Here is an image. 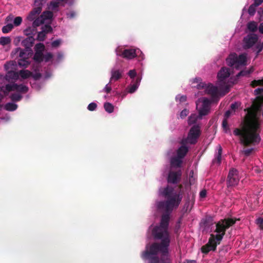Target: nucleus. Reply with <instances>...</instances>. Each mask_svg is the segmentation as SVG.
Wrapping results in <instances>:
<instances>
[{
  "label": "nucleus",
  "instance_id": "49530a36",
  "mask_svg": "<svg viewBox=\"0 0 263 263\" xmlns=\"http://www.w3.org/2000/svg\"><path fill=\"white\" fill-rule=\"evenodd\" d=\"M31 86L33 88H34L37 90H40L41 88V86L39 85L36 83H31Z\"/></svg>",
  "mask_w": 263,
  "mask_h": 263
},
{
  "label": "nucleus",
  "instance_id": "20e7f679",
  "mask_svg": "<svg viewBox=\"0 0 263 263\" xmlns=\"http://www.w3.org/2000/svg\"><path fill=\"white\" fill-rule=\"evenodd\" d=\"M196 87L198 89H204L205 92L211 96V99L201 98L196 102V109L200 117H203L209 114L212 102L217 101L220 95L218 94L217 88L211 84H206L200 82L197 85Z\"/></svg>",
  "mask_w": 263,
  "mask_h": 263
},
{
  "label": "nucleus",
  "instance_id": "37998d69",
  "mask_svg": "<svg viewBox=\"0 0 263 263\" xmlns=\"http://www.w3.org/2000/svg\"><path fill=\"white\" fill-rule=\"evenodd\" d=\"M22 39V36H18L15 37L13 43L15 46H18Z\"/></svg>",
  "mask_w": 263,
  "mask_h": 263
},
{
  "label": "nucleus",
  "instance_id": "423d86ee",
  "mask_svg": "<svg viewBox=\"0 0 263 263\" xmlns=\"http://www.w3.org/2000/svg\"><path fill=\"white\" fill-rule=\"evenodd\" d=\"M188 152L187 148L180 146L176 152V155L170 158V172L168 175L167 181L171 183H177L180 179V170L182 160Z\"/></svg>",
  "mask_w": 263,
  "mask_h": 263
},
{
  "label": "nucleus",
  "instance_id": "5fc2aeb1",
  "mask_svg": "<svg viewBox=\"0 0 263 263\" xmlns=\"http://www.w3.org/2000/svg\"><path fill=\"white\" fill-rule=\"evenodd\" d=\"M206 194V191L205 190H202L200 193V196L201 198H204V197H205Z\"/></svg>",
  "mask_w": 263,
  "mask_h": 263
},
{
  "label": "nucleus",
  "instance_id": "09e8293b",
  "mask_svg": "<svg viewBox=\"0 0 263 263\" xmlns=\"http://www.w3.org/2000/svg\"><path fill=\"white\" fill-rule=\"evenodd\" d=\"M263 2V0H254L253 4L256 6H258L260 5Z\"/></svg>",
  "mask_w": 263,
  "mask_h": 263
},
{
  "label": "nucleus",
  "instance_id": "c9c22d12",
  "mask_svg": "<svg viewBox=\"0 0 263 263\" xmlns=\"http://www.w3.org/2000/svg\"><path fill=\"white\" fill-rule=\"evenodd\" d=\"M111 82H110V81L108 82V83H107L105 86V87H104V88L102 89V91L103 92H106L107 93H109L111 90V85H110V83Z\"/></svg>",
  "mask_w": 263,
  "mask_h": 263
},
{
  "label": "nucleus",
  "instance_id": "473e14b6",
  "mask_svg": "<svg viewBox=\"0 0 263 263\" xmlns=\"http://www.w3.org/2000/svg\"><path fill=\"white\" fill-rule=\"evenodd\" d=\"M46 3V0H35L34 1V5L35 6V8H41L42 10V8L44 4Z\"/></svg>",
  "mask_w": 263,
  "mask_h": 263
},
{
  "label": "nucleus",
  "instance_id": "864d4df0",
  "mask_svg": "<svg viewBox=\"0 0 263 263\" xmlns=\"http://www.w3.org/2000/svg\"><path fill=\"white\" fill-rule=\"evenodd\" d=\"M258 30L260 33L263 34V22L259 25Z\"/></svg>",
  "mask_w": 263,
  "mask_h": 263
},
{
  "label": "nucleus",
  "instance_id": "a211bd4d",
  "mask_svg": "<svg viewBox=\"0 0 263 263\" xmlns=\"http://www.w3.org/2000/svg\"><path fill=\"white\" fill-rule=\"evenodd\" d=\"M122 70L114 67L110 71V82H115L120 79L123 75Z\"/></svg>",
  "mask_w": 263,
  "mask_h": 263
},
{
  "label": "nucleus",
  "instance_id": "6ab92c4d",
  "mask_svg": "<svg viewBox=\"0 0 263 263\" xmlns=\"http://www.w3.org/2000/svg\"><path fill=\"white\" fill-rule=\"evenodd\" d=\"M141 80V77H138L135 81H132L130 84L127 87L126 91L128 93H133L138 88Z\"/></svg>",
  "mask_w": 263,
  "mask_h": 263
},
{
  "label": "nucleus",
  "instance_id": "0e129e2a",
  "mask_svg": "<svg viewBox=\"0 0 263 263\" xmlns=\"http://www.w3.org/2000/svg\"><path fill=\"white\" fill-rule=\"evenodd\" d=\"M261 45V46H262V47H263V42L260 44Z\"/></svg>",
  "mask_w": 263,
  "mask_h": 263
},
{
  "label": "nucleus",
  "instance_id": "c85d7f7f",
  "mask_svg": "<svg viewBox=\"0 0 263 263\" xmlns=\"http://www.w3.org/2000/svg\"><path fill=\"white\" fill-rule=\"evenodd\" d=\"M6 23L7 25L4 26L2 28V31L4 33H8L14 28V25L10 22Z\"/></svg>",
  "mask_w": 263,
  "mask_h": 263
},
{
  "label": "nucleus",
  "instance_id": "69168bd1",
  "mask_svg": "<svg viewBox=\"0 0 263 263\" xmlns=\"http://www.w3.org/2000/svg\"><path fill=\"white\" fill-rule=\"evenodd\" d=\"M167 155H168V156H170V152H168V153Z\"/></svg>",
  "mask_w": 263,
  "mask_h": 263
},
{
  "label": "nucleus",
  "instance_id": "1a4fd4ad",
  "mask_svg": "<svg viewBox=\"0 0 263 263\" xmlns=\"http://www.w3.org/2000/svg\"><path fill=\"white\" fill-rule=\"evenodd\" d=\"M231 75L230 69L229 68L223 67L217 74V86H215L218 90V94L224 95L228 92L229 87L232 82L230 81L232 78H229Z\"/></svg>",
  "mask_w": 263,
  "mask_h": 263
},
{
  "label": "nucleus",
  "instance_id": "72a5a7b5",
  "mask_svg": "<svg viewBox=\"0 0 263 263\" xmlns=\"http://www.w3.org/2000/svg\"><path fill=\"white\" fill-rule=\"evenodd\" d=\"M128 74L132 80V81H135L136 79L138 77H137V72L135 70H130L128 72Z\"/></svg>",
  "mask_w": 263,
  "mask_h": 263
},
{
  "label": "nucleus",
  "instance_id": "7ed1b4c3",
  "mask_svg": "<svg viewBox=\"0 0 263 263\" xmlns=\"http://www.w3.org/2000/svg\"><path fill=\"white\" fill-rule=\"evenodd\" d=\"M235 222V221L233 219L222 220L215 224L210 219L203 220L200 224L201 229L203 232L211 234L208 243L201 248V251L208 253L210 251H214L222 240L226 230Z\"/></svg>",
  "mask_w": 263,
  "mask_h": 263
},
{
  "label": "nucleus",
  "instance_id": "603ef678",
  "mask_svg": "<svg viewBox=\"0 0 263 263\" xmlns=\"http://www.w3.org/2000/svg\"><path fill=\"white\" fill-rule=\"evenodd\" d=\"M64 57V55L63 54V53L62 52H59L58 53V55H57V61L58 62H59L61 59H62Z\"/></svg>",
  "mask_w": 263,
  "mask_h": 263
},
{
  "label": "nucleus",
  "instance_id": "4c0bfd02",
  "mask_svg": "<svg viewBox=\"0 0 263 263\" xmlns=\"http://www.w3.org/2000/svg\"><path fill=\"white\" fill-rule=\"evenodd\" d=\"M239 106L240 103L238 102H235L232 104L231 106V110H230L231 111L230 115L232 114L233 112H235V109L238 108Z\"/></svg>",
  "mask_w": 263,
  "mask_h": 263
},
{
  "label": "nucleus",
  "instance_id": "aec40b11",
  "mask_svg": "<svg viewBox=\"0 0 263 263\" xmlns=\"http://www.w3.org/2000/svg\"><path fill=\"white\" fill-rule=\"evenodd\" d=\"M6 23L13 22V25L14 26H18L22 23L23 19L21 16L14 17L13 15L10 14L7 16L6 18Z\"/></svg>",
  "mask_w": 263,
  "mask_h": 263
},
{
  "label": "nucleus",
  "instance_id": "bf43d9fd",
  "mask_svg": "<svg viewBox=\"0 0 263 263\" xmlns=\"http://www.w3.org/2000/svg\"><path fill=\"white\" fill-rule=\"evenodd\" d=\"M184 263H196L195 260H185Z\"/></svg>",
  "mask_w": 263,
  "mask_h": 263
},
{
  "label": "nucleus",
  "instance_id": "9b49d317",
  "mask_svg": "<svg viewBox=\"0 0 263 263\" xmlns=\"http://www.w3.org/2000/svg\"><path fill=\"white\" fill-rule=\"evenodd\" d=\"M117 56H120L127 59H132L140 53L139 57L142 60L144 59L143 53L139 49H124L122 46H118L116 49Z\"/></svg>",
  "mask_w": 263,
  "mask_h": 263
},
{
  "label": "nucleus",
  "instance_id": "39448f33",
  "mask_svg": "<svg viewBox=\"0 0 263 263\" xmlns=\"http://www.w3.org/2000/svg\"><path fill=\"white\" fill-rule=\"evenodd\" d=\"M7 81L6 76L0 74V103L2 101L4 96L10 95V99L13 101H18L22 98V94L27 92L28 87L24 84H17L11 83L4 86L5 82ZM2 105H0V111L2 110Z\"/></svg>",
  "mask_w": 263,
  "mask_h": 263
},
{
  "label": "nucleus",
  "instance_id": "4468645a",
  "mask_svg": "<svg viewBox=\"0 0 263 263\" xmlns=\"http://www.w3.org/2000/svg\"><path fill=\"white\" fill-rule=\"evenodd\" d=\"M16 63L15 61H10L4 65V69L6 71V78L7 81H16L17 78L16 69Z\"/></svg>",
  "mask_w": 263,
  "mask_h": 263
},
{
  "label": "nucleus",
  "instance_id": "a18cd8bd",
  "mask_svg": "<svg viewBox=\"0 0 263 263\" xmlns=\"http://www.w3.org/2000/svg\"><path fill=\"white\" fill-rule=\"evenodd\" d=\"M256 222L261 229H263V218L257 219Z\"/></svg>",
  "mask_w": 263,
  "mask_h": 263
},
{
  "label": "nucleus",
  "instance_id": "412c9836",
  "mask_svg": "<svg viewBox=\"0 0 263 263\" xmlns=\"http://www.w3.org/2000/svg\"><path fill=\"white\" fill-rule=\"evenodd\" d=\"M41 12V8H34L27 16V20L29 21L33 22L37 19L36 17Z\"/></svg>",
  "mask_w": 263,
  "mask_h": 263
},
{
  "label": "nucleus",
  "instance_id": "e2e57ef3",
  "mask_svg": "<svg viewBox=\"0 0 263 263\" xmlns=\"http://www.w3.org/2000/svg\"><path fill=\"white\" fill-rule=\"evenodd\" d=\"M254 171H257V167H254Z\"/></svg>",
  "mask_w": 263,
  "mask_h": 263
},
{
  "label": "nucleus",
  "instance_id": "4d7b16f0",
  "mask_svg": "<svg viewBox=\"0 0 263 263\" xmlns=\"http://www.w3.org/2000/svg\"><path fill=\"white\" fill-rule=\"evenodd\" d=\"M1 120H5L6 121H8L10 120V117L8 116H6L5 117L1 118Z\"/></svg>",
  "mask_w": 263,
  "mask_h": 263
},
{
  "label": "nucleus",
  "instance_id": "a878e982",
  "mask_svg": "<svg viewBox=\"0 0 263 263\" xmlns=\"http://www.w3.org/2000/svg\"><path fill=\"white\" fill-rule=\"evenodd\" d=\"M231 111H227L225 113V119L223 120L222 122V127L223 128V130L225 131V132H227L228 130V122H227V119L230 116Z\"/></svg>",
  "mask_w": 263,
  "mask_h": 263
},
{
  "label": "nucleus",
  "instance_id": "f3484780",
  "mask_svg": "<svg viewBox=\"0 0 263 263\" xmlns=\"http://www.w3.org/2000/svg\"><path fill=\"white\" fill-rule=\"evenodd\" d=\"M239 179L237 171L234 168L231 169L228 177V185L229 186L237 185L239 182Z\"/></svg>",
  "mask_w": 263,
  "mask_h": 263
},
{
  "label": "nucleus",
  "instance_id": "a19ab883",
  "mask_svg": "<svg viewBox=\"0 0 263 263\" xmlns=\"http://www.w3.org/2000/svg\"><path fill=\"white\" fill-rule=\"evenodd\" d=\"M189 113V111L186 109H184L180 112V117L181 119H183L187 116Z\"/></svg>",
  "mask_w": 263,
  "mask_h": 263
},
{
  "label": "nucleus",
  "instance_id": "79ce46f5",
  "mask_svg": "<svg viewBox=\"0 0 263 263\" xmlns=\"http://www.w3.org/2000/svg\"><path fill=\"white\" fill-rule=\"evenodd\" d=\"M62 43V40L58 39L53 41L51 43V45L53 47H58Z\"/></svg>",
  "mask_w": 263,
  "mask_h": 263
},
{
  "label": "nucleus",
  "instance_id": "f704fd0d",
  "mask_svg": "<svg viewBox=\"0 0 263 263\" xmlns=\"http://www.w3.org/2000/svg\"><path fill=\"white\" fill-rule=\"evenodd\" d=\"M252 87H256L257 86L263 85V79L261 80H254L251 84Z\"/></svg>",
  "mask_w": 263,
  "mask_h": 263
},
{
  "label": "nucleus",
  "instance_id": "de8ad7c7",
  "mask_svg": "<svg viewBox=\"0 0 263 263\" xmlns=\"http://www.w3.org/2000/svg\"><path fill=\"white\" fill-rule=\"evenodd\" d=\"M127 92V91H124V92H121V93L119 92H117L116 95L117 96H121V100H122L126 96Z\"/></svg>",
  "mask_w": 263,
  "mask_h": 263
},
{
  "label": "nucleus",
  "instance_id": "0eeeda50",
  "mask_svg": "<svg viewBox=\"0 0 263 263\" xmlns=\"http://www.w3.org/2000/svg\"><path fill=\"white\" fill-rule=\"evenodd\" d=\"M34 42V37L29 36L22 41V45L25 47V49L17 47L12 51L11 55L12 57L19 52V58L17 61V63L20 67L27 68L30 65L31 62L29 59L32 55L31 47L33 46Z\"/></svg>",
  "mask_w": 263,
  "mask_h": 263
},
{
  "label": "nucleus",
  "instance_id": "6e6d98bb",
  "mask_svg": "<svg viewBox=\"0 0 263 263\" xmlns=\"http://www.w3.org/2000/svg\"><path fill=\"white\" fill-rule=\"evenodd\" d=\"M30 29L29 28H27V29H26L24 30V34L26 35H28L30 34Z\"/></svg>",
  "mask_w": 263,
  "mask_h": 263
},
{
  "label": "nucleus",
  "instance_id": "6e6552de",
  "mask_svg": "<svg viewBox=\"0 0 263 263\" xmlns=\"http://www.w3.org/2000/svg\"><path fill=\"white\" fill-rule=\"evenodd\" d=\"M53 14L50 11H45L40 17H37L34 22H33L32 26L34 27H38L42 24H45L42 28V30L39 32L37 39L39 41H44L46 34L51 31L52 28L50 25L52 21Z\"/></svg>",
  "mask_w": 263,
  "mask_h": 263
},
{
  "label": "nucleus",
  "instance_id": "2f4dec72",
  "mask_svg": "<svg viewBox=\"0 0 263 263\" xmlns=\"http://www.w3.org/2000/svg\"><path fill=\"white\" fill-rule=\"evenodd\" d=\"M256 7H257V6H256L253 4H252L249 7V9H248V13L250 15L253 16L255 14V12H256Z\"/></svg>",
  "mask_w": 263,
  "mask_h": 263
},
{
  "label": "nucleus",
  "instance_id": "052dcab7",
  "mask_svg": "<svg viewBox=\"0 0 263 263\" xmlns=\"http://www.w3.org/2000/svg\"><path fill=\"white\" fill-rule=\"evenodd\" d=\"M195 82H196V83H198L199 81H200V79L199 78H196L194 80Z\"/></svg>",
  "mask_w": 263,
  "mask_h": 263
},
{
  "label": "nucleus",
  "instance_id": "13d9d810",
  "mask_svg": "<svg viewBox=\"0 0 263 263\" xmlns=\"http://www.w3.org/2000/svg\"><path fill=\"white\" fill-rule=\"evenodd\" d=\"M51 76V73L50 72H49L44 76V78L48 79V78H50Z\"/></svg>",
  "mask_w": 263,
  "mask_h": 263
},
{
  "label": "nucleus",
  "instance_id": "ddd939ff",
  "mask_svg": "<svg viewBox=\"0 0 263 263\" xmlns=\"http://www.w3.org/2000/svg\"><path fill=\"white\" fill-rule=\"evenodd\" d=\"M201 134L200 127L199 125H194L190 129L187 137L185 139H183L181 141V146H185L187 148L186 146L188 144H195L197 142V139Z\"/></svg>",
  "mask_w": 263,
  "mask_h": 263
},
{
  "label": "nucleus",
  "instance_id": "cd10ccee",
  "mask_svg": "<svg viewBox=\"0 0 263 263\" xmlns=\"http://www.w3.org/2000/svg\"><path fill=\"white\" fill-rule=\"evenodd\" d=\"M104 108L106 112L109 114L112 113L114 110V106L110 103L106 102L104 104Z\"/></svg>",
  "mask_w": 263,
  "mask_h": 263
},
{
  "label": "nucleus",
  "instance_id": "3c124183",
  "mask_svg": "<svg viewBox=\"0 0 263 263\" xmlns=\"http://www.w3.org/2000/svg\"><path fill=\"white\" fill-rule=\"evenodd\" d=\"M253 148H248L243 151V153L246 155H249L252 151Z\"/></svg>",
  "mask_w": 263,
  "mask_h": 263
},
{
  "label": "nucleus",
  "instance_id": "ea45409f",
  "mask_svg": "<svg viewBox=\"0 0 263 263\" xmlns=\"http://www.w3.org/2000/svg\"><path fill=\"white\" fill-rule=\"evenodd\" d=\"M97 106L96 103L92 102L88 105L87 109L90 111H93L96 109Z\"/></svg>",
  "mask_w": 263,
  "mask_h": 263
},
{
  "label": "nucleus",
  "instance_id": "f8f14e48",
  "mask_svg": "<svg viewBox=\"0 0 263 263\" xmlns=\"http://www.w3.org/2000/svg\"><path fill=\"white\" fill-rule=\"evenodd\" d=\"M34 50L35 53L33 59L35 62L45 61L47 62L50 61L53 58L52 54L50 52H47L44 54L45 46L42 43L36 44L34 47Z\"/></svg>",
  "mask_w": 263,
  "mask_h": 263
},
{
  "label": "nucleus",
  "instance_id": "5701e85b",
  "mask_svg": "<svg viewBox=\"0 0 263 263\" xmlns=\"http://www.w3.org/2000/svg\"><path fill=\"white\" fill-rule=\"evenodd\" d=\"M202 117H200V115H197L196 114H192L189 118L188 124L192 125L195 123L198 120H200Z\"/></svg>",
  "mask_w": 263,
  "mask_h": 263
},
{
  "label": "nucleus",
  "instance_id": "c03bdc74",
  "mask_svg": "<svg viewBox=\"0 0 263 263\" xmlns=\"http://www.w3.org/2000/svg\"><path fill=\"white\" fill-rule=\"evenodd\" d=\"M263 49L262 46H261L260 44H257L255 47V50L256 51L257 55Z\"/></svg>",
  "mask_w": 263,
  "mask_h": 263
},
{
  "label": "nucleus",
  "instance_id": "7c9ffc66",
  "mask_svg": "<svg viewBox=\"0 0 263 263\" xmlns=\"http://www.w3.org/2000/svg\"><path fill=\"white\" fill-rule=\"evenodd\" d=\"M254 94L257 96V98L260 100L263 99V88L259 87L254 90Z\"/></svg>",
  "mask_w": 263,
  "mask_h": 263
},
{
  "label": "nucleus",
  "instance_id": "338daca9",
  "mask_svg": "<svg viewBox=\"0 0 263 263\" xmlns=\"http://www.w3.org/2000/svg\"><path fill=\"white\" fill-rule=\"evenodd\" d=\"M104 97V98H105V99H106L107 96H105Z\"/></svg>",
  "mask_w": 263,
  "mask_h": 263
},
{
  "label": "nucleus",
  "instance_id": "680f3d73",
  "mask_svg": "<svg viewBox=\"0 0 263 263\" xmlns=\"http://www.w3.org/2000/svg\"><path fill=\"white\" fill-rule=\"evenodd\" d=\"M258 13H259L260 15H261V13H262V14H263V10H259V11H258Z\"/></svg>",
  "mask_w": 263,
  "mask_h": 263
},
{
  "label": "nucleus",
  "instance_id": "c756f323",
  "mask_svg": "<svg viewBox=\"0 0 263 263\" xmlns=\"http://www.w3.org/2000/svg\"><path fill=\"white\" fill-rule=\"evenodd\" d=\"M253 71V68L251 67L247 70H243L240 71L237 74V77L239 78L241 76H248Z\"/></svg>",
  "mask_w": 263,
  "mask_h": 263
},
{
  "label": "nucleus",
  "instance_id": "8fccbe9b",
  "mask_svg": "<svg viewBox=\"0 0 263 263\" xmlns=\"http://www.w3.org/2000/svg\"><path fill=\"white\" fill-rule=\"evenodd\" d=\"M76 15V13L74 11H71L68 13H67V17L68 18H72Z\"/></svg>",
  "mask_w": 263,
  "mask_h": 263
},
{
  "label": "nucleus",
  "instance_id": "f257e3e1",
  "mask_svg": "<svg viewBox=\"0 0 263 263\" xmlns=\"http://www.w3.org/2000/svg\"><path fill=\"white\" fill-rule=\"evenodd\" d=\"M158 195L166 199L165 201H156L153 207L155 210L163 213L159 226H151L148 230L155 239L160 240V245L156 243L147 244L145 250L141 254V258L147 263H170L168 247L170 239L167 228L170 220V214L179 205L182 194L180 191L176 192L168 186L160 187Z\"/></svg>",
  "mask_w": 263,
  "mask_h": 263
},
{
  "label": "nucleus",
  "instance_id": "393cba45",
  "mask_svg": "<svg viewBox=\"0 0 263 263\" xmlns=\"http://www.w3.org/2000/svg\"><path fill=\"white\" fill-rule=\"evenodd\" d=\"M247 28L251 32H255L258 28L257 23L254 21L250 22L247 24Z\"/></svg>",
  "mask_w": 263,
  "mask_h": 263
},
{
  "label": "nucleus",
  "instance_id": "b1692460",
  "mask_svg": "<svg viewBox=\"0 0 263 263\" xmlns=\"http://www.w3.org/2000/svg\"><path fill=\"white\" fill-rule=\"evenodd\" d=\"M57 2H51L48 8L51 10L54 11L56 10L58 7L59 6L60 4L64 2L65 3L67 4L65 1L62 0H57Z\"/></svg>",
  "mask_w": 263,
  "mask_h": 263
},
{
  "label": "nucleus",
  "instance_id": "58836bf2",
  "mask_svg": "<svg viewBox=\"0 0 263 263\" xmlns=\"http://www.w3.org/2000/svg\"><path fill=\"white\" fill-rule=\"evenodd\" d=\"M186 96H180V95H177L176 97V100L177 102H183L186 101Z\"/></svg>",
  "mask_w": 263,
  "mask_h": 263
},
{
  "label": "nucleus",
  "instance_id": "dca6fc26",
  "mask_svg": "<svg viewBox=\"0 0 263 263\" xmlns=\"http://www.w3.org/2000/svg\"><path fill=\"white\" fill-rule=\"evenodd\" d=\"M258 41V36L255 34H249L243 40V47L249 49L253 47Z\"/></svg>",
  "mask_w": 263,
  "mask_h": 263
},
{
  "label": "nucleus",
  "instance_id": "2eb2a0df",
  "mask_svg": "<svg viewBox=\"0 0 263 263\" xmlns=\"http://www.w3.org/2000/svg\"><path fill=\"white\" fill-rule=\"evenodd\" d=\"M17 78L16 81H23L30 78L31 76H32L35 80H36L41 77V74L40 73L36 72L34 74H32V73L28 70H21L19 71H17Z\"/></svg>",
  "mask_w": 263,
  "mask_h": 263
},
{
  "label": "nucleus",
  "instance_id": "bb28decb",
  "mask_svg": "<svg viewBox=\"0 0 263 263\" xmlns=\"http://www.w3.org/2000/svg\"><path fill=\"white\" fill-rule=\"evenodd\" d=\"M11 42V39L9 36H2L0 37V44L5 46L10 44Z\"/></svg>",
  "mask_w": 263,
  "mask_h": 263
},
{
  "label": "nucleus",
  "instance_id": "f03ea898",
  "mask_svg": "<svg viewBox=\"0 0 263 263\" xmlns=\"http://www.w3.org/2000/svg\"><path fill=\"white\" fill-rule=\"evenodd\" d=\"M261 102H253L250 108H247V114L241 129L234 130V134L240 137L241 142L245 145H256L260 141L258 132L261 121Z\"/></svg>",
  "mask_w": 263,
  "mask_h": 263
},
{
  "label": "nucleus",
  "instance_id": "e433bc0d",
  "mask_svg": "<svg viewBox=\"0 0 263 263\" xmlns=\"http://www.w3.org/2000/svg\"><path fill=\"white\" fill-rule=\"evenodd\" d=\"M196 179V175L194 174L193 171L190 173L189 181L191 184H194Z\"/></svg>",
  "mask_w": 263,
  "mask_h": 263
},
{
  "label": "nucleus",
  "instance_id": "9d476101",
  "mask_svg": "<svg viewBox=\"0 0 263 263\" xmlns=\"http://www.w3.org/2000/svg\"><path fill=\"white\" fill-rule=\"evenodd\" d=\"M226 62L232 68L240 69L247 64V54L242 53L238 55L235 53H232L226 59Z\"/></svg>",
  "mask_w": 263,
  "mask_h": 263
},
{
  "label": "nucleus",
  "instance_id": "4be33fe9",
  "mask_svg": "<svg viewBox=\"0 0 263 263\" xmlns=\"http://www.w3.org/2000/svg\"><path fill=\"white\" fill-rule=\"evenodd\" d=\"M217 153L216 154L215 158L213 160L214 163L220 164L221 160L222 147L220 145L217 146Z\"/></svg>",
  "mask_w": 263,
  "mask_h": 263
}]
</instances>
